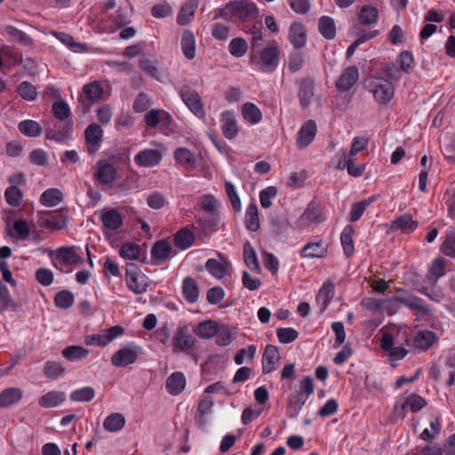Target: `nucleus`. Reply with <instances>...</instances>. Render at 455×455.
Here are the masks:
<instances>
[{
  "mask_svg": "<svg viewBox=\"0 0 455 455\" xmlns=\"http://www.w3.org/2000/svg\"><path fill=\"white\" fill-rule=\"evenodd\" d=\"M126 283L134 293L142 294L149 285V279L135 264L129 263L126 265Z\"/></svg>",
  "mask_w": 455,
  "mask_h": 455,
  "instance_id": "1",
  "label": "nucleus"
},
{
  "mask_svg": "<svg viewBox=\"0 0 455 455\" xmlns=\"http://www.w3.org/2000/svg\"><path fill=\"white\" fill-rule=\"evenodd\" d=\"M173 352L189 353L196 348V339L190 332L188 325L179 326L172 339Z\"/></svg>",
  "mask_w": 455,
  "mask_h": 455,
  "instance_id": "2",
  "label": "nucleus"
},
{
  "mask_svg": "<svg viewBox=\"0 0 455 455\" xmlns=\"http://www.w3.org/2000/svg\"><path fill=\"white\" fill-rule=\"evenodd\" d=\"M279 47L276 41H269L265 47L259 51L260 70L272 72L279 62Z\"/></svg>",
  "mask_w": 455,
  "mask_h": 455,
  "instance_id": "3",
  "label": "nucleus"
},
{
  "mask_svg": "<svg viewBox=\"0 0 455 455\" xmlns=\"http://www.w3.org/2000/svg\"><path fill=\"white\" fill-rule=\"evenodd\" d=\"M369 88L379 104H387L394 97L395 88L387 79L375 78L370 83Z\"/></svg>",
  "mask_w": 455,
  "mask_h": 455,
  "instance_id": "4",
  "label": "nucleus"
},
{
  "mask_svg": "<svg viewBox=\"0 0 455 455\" xmlns=\"http://www.w3.org/2000/svg\"><path fill=\"white\" fill-rule=\"evenodd\" d=\"M68 216L65 211L45 212L38 218L37 223L41 228L51 231H59L65 228Z\"/></svg>",
  "mask_w": 455,
  "mask_h": 455,
  "instance_id": "5",
  "label": "nucleus"
},
{
  "mask_svg": "<svg viewBox=\"0 0 455 455\" xmlns=\"http://www.w3.org/2000/svg\"><path fill=\"white\" fill-rule=\"evenodd\" d=\"M180 97L187 107L198 118H204L205 116L204 104L201 96L194 90L188 86H184L180 90Z\"/></svg>",
  "mask_w": 455,
  "mask_h": 455,
  "instance_id": "6",
  "label": "nucleus"
},
{
  "mask_svg": "<svg viewBox=\"0 0 455 455\" xmlns=\"http://www.w3.org/2000/svg\"><path fill=\"white\" fill-rule=\"evenodd\" d=\"M380 346L390 361L402 360L408 355V350L401 346H395L391 333H383Z\"/></svg>",
  "mask_w": 455,
  "mask_h": 455,
  "instance_id": "7",
  "label": "nucleus"
},
{
  "mask_svg": "<svg viewBox=\"0 0 455 455\" xmlns=\"http://www.w3.org/2000/svg\"><path fill=\"white\" fill-rule=\"evenodd\" d=\"M391 301L398 302L411 309L419 312H426L427 310L425 302L420 298H418L403 289L397 290L394 297L391 299Z\"/></svg>",
  "mask_w": 455,
  "mask_h": 455,
  "instance_id": "8",
  "label": "nucleus"
},
{
  "mask_svg": "<svg viewBox=\"0 0 455 455\" xmlns=\"http://www.w3.org/2000/svg\"><path fill=\"white\" fill-rule=\"evenodd\" d=\"M124 333V328L120 325H116L106 329L103 333L94 334L88 336L85 339L86 345L98 344L99 346L105 347L113 339Z\"/></svg>",
  "mask_w": 455,
  "mask_h": 455,
  "instance_id": "9",
  "label": "nucleus"
},
{
  "mask_svg": "<svg viewBox=\"0 0 455 455\" xmlns=\"http://www.w3.org/2000/svg\"><path fill=\"white\" fill-rule=\"evenodd\" d=\"M138 351L132 347H123L111 357V363L116 367H125L136 362Z\"/></svg>",
  "mask_w": 455,
  "mask_h": 455,
  "instance_id": "10",
  "label": "nucleus"
},
{
  "mask_svg": "<svg viewBox=\"0 0 455 455\" xmlns=\"http://www.w3.org/2000/svg\"><path fill=\"white\" fill-rule=\"evenodd\" d=\"M84 135L89 154H94L102 140L103 131L101 127L98 124H92L86 128Z\"/></svg>",
  "mask_w": 455,
  "mask_h": 455,
  "instance_id": "11",
  "label": "nucleus"
},
{
  "mask_svg": "<svg viewBox=\"0 0 455 455\" xmlns=\"http://www.w3.org/2000/svg\"><path fill=\"white\" fill-rule=\"evenodd\" d=\"M359 78L357 68L351 66L347 68L336 82L338 90L345 92L349 90Z\"/></svg>",
  "mask_w": 455,
  "mask_h": 455,
  "instance_id": "12",
  "label": "nucleus"
},
{
  "mask_svg": "<svg viewBox=\"0 0 455 455\" xmlns=\"http://www.w3.org/2000/svg\"><path fill=\"white\" fill-rule=\"evenodd\" d=\"M162 160V154L156 149H146L139 152L135 157V163L143 167H151L158 164Z\"/></svg>",
  "mask_w": 455,
  "mask_h": 455,
  "instance_id": "13",
  "label": "nucleus"
},
{
  "mask_svg": "<svg viewBox=\"0 0 455 455\" xmlns=\"http://www.w3.org/2000/svg\"><path fill=\"white\" fill-rule=\"evenodd\" d=\"M280 360L279 351L276 347L267 345L263 354L262 371L264 374L270 373L275 369V363Z\"/></svg>",
  "mask_w": 455,
  "mask_h": 455,
  "instance_id": "14",
  "label": "nucleus"
},
{
  "mask_svg": "<svg viewBox=\"0 0 455 455\" xmlns=\"http://www.w3.org/2000/svg\"><path fill=\"white\" fill-rule=\"evenodd\" d=\"M221 122L223 135L228 140L235 138L238 133V126L234 112L226 111L222 113Z\"/></svg>",
  "mask_w": 455,
  "mask_h": 455,
  "instance_id": "15",
  "label": "nucleus"
},
{
  "mask_svg": "<svg viewBox=\"0 0 455 455\" xmlns=\"http://www.w3.org/2000/svg\"><path fill=\"white\" fill-rule=\"evenodd\" d=\"M289 40L295 48H302L307 42V29L299 22H294L289 28Z\"/></svg>",
  "mask_w": 455,
  "mask_h": 455,
  "instance_id": "16",
  "label": "nucleus"
},
{
  "mask_svg": "<svg viewBox=\"0 0 455 455\" xmlns=\"http://www.w3.org/2000/svg\"><path fill=\"white\" fill-rule=\"evenodd\" d=\"M116 175V170L112 164L103 162L97 163V170L94 176L100 183L109 184L114 181Z\"/></svg>",
  "mask_w": 455,
  "mask_h": 455,
  "instance_id": "17",
  "label": "nucleus"
},
{
  "mask_svg": "<svg viewBox=\"0 0 455 455\" xmlns=\"http://www.w3.org/2000/svg\"><path fill=\"white\" fill-rule=\"evenodd\" d=\"M83 93L88 101L95 103L102 99L104 89L99 81H93L84 85Z\"/></svg>",
  "mask_w": 455,
  "mask_h": 455,
  "instance_id": "18",
  "label": "nucleus"
},
{
  "mask_svg": "<svg viewBox=\"0 0 455 455\" xmlns=\"http://www.w3.org/2000/svg\"><path fill=\"white\" fill-rule=\"evenodd\" d=\"M144 121L148 127L155 128L160 123L169 124L171 122V116L164 110L151 109L145 115Z\"/></svg>",
  "mask_w": 455,
  "mask_h": 455,
  "instance_id": "19",
  "label": "nucleus"
},
{
  "mask_svg": "<svg viewBox=\"0 0 455 455\" xmlns=\"http://www.w3.org/2000/svg\"><path fill=\"white\" fill-rule=\"evenodd\" d=\"M23 396V391L19 387H9L0 393V407L7 408L18 403Z\"/></svg>",
  "mask_w": 455,
  "mask_h": 455,
  "instance_id": "20",
  "label": "nucleus"
},
{
  "mask_svg": "<svg viewBox=\"0 0 455 455\" xmlns=\"http://www.w3.org/2000/svg\"><path fill=\"white\" fill-rule=\"evenodd\" d=\"M232 14L242 20H246L255 10L252 4L247 2H235L227 7Z\"/></svg>",
  "mask_w": 455,
  "mask_h": 455,
  "instance_id": "21",
  "label": "nucleus"
},
{
  "mask_svg": "<svg viewBox=\"0 0 455 455\" xmlns=\"http://www.w3.org/2000/svg\"><path fill=\"white\" fill-rule=\"evenodd\" d=\"M57 258L67 265L84 262V259L79 256L75 246L59 248L57 250Z\"/></svg>",
  "mask_w": 455,
  "mask_h": 455,
  "instance_id": "22",
  "label": "nucleus"
},
{
  "mask_svg": "<svg viewBox=\"0 0 455 455\" xmlns=\"http://www.w3.org/2000/svg\"><path fill=\"white\" fill-rule=\"evenodd\" d=\"M185 386L186 379L181 372H174L167 378L166 388L172 395L180 394L184 390Z\"/></svg>",
  "mask_w": 455,
  "mask_h": 455,
  "instance_id": "23",
  "label": "nucleus"
},
{
  "mask_svg": "<svg viewBox=\"0 0 455 455\" xmlns=\"http://www.w3.org/2000/svg\"><path fill=\"white\" fill-rule=\"evenodd\" d=\"M181 48L188 60H193L196 56V36L194 33L187 29L182 33Z\"/></svg>",
  "mask_w": 455,
  "mask_h": 455,
  "instance_id": "24",
  "label": "nucleus"
},
{
  "mask_svg": "<svg viewBox=\"0 0 455 455\" xmlns=\"http://www.w3.org/2000/svg\"><path fill=\"white\" fill-rule=\"evenodd\" d=\"M101 221L104 228L115 231L122 225L123 219L117 211L111 209L102 212Z\"/></svg>",
  "mask_w": 455,
  "mask_h": 455,
  "instance_id": "25",
  "label": "nucleus"
},
{
  "mask_svg": "<svg viewBox=\"0 0 455 455\" xmlns=\"http://www.w3.org/2000/svg\"><path fill=\"white\" fill-rule=\"evenodd\" d=\"M418 228V222L412 220L409 214H404L395 219L392 224L393 230H401L403 233L413 232Z\"/></svg>",
  "mask_w": 455,
  "mask_h": 455,
  "instance_id": "26",
  "label": "nucleus"
},
{
  "mask_svg": "<svg viewBox=\"0 0 455 455\" xmlns=\"http://www.w3.org/2000/svg\"><path fill=\"white\" fill-rule=\"evenodd\" d=\"M171 253L172 246L166 240H160L156 242L151 250L152 257L157 261V263H162L167 259Z\"/></svg>",
  "mask_w": 455,
  "mask_h": 455,
  "instance_id": "27",
  "label": "nucleus"
},
{
  "mask_svg": "<svg viewBox=\"0 0 455 455\" xmlns=\"http://www.w3.org/2000/svg\"><path fill=\"white\" fill-rule=\"evenodd\" d=\"M182 291L185 299L189 303H194L199 296V288L192 277H186L182 284Z\"/></svg>",
  "mask_w": 455,
  "mask_h": 455,
  "instance_id": "28",
  "label": "nucleus"
},
{
  "mask_svg": "<svg viewBox=\"0 0 455 455\" xmlns=\"http://www.w3.org/2000/svg\"><path fill=\"white\" fill-rule=\"evenodd\" d=\"M195 242V235L189 230L188 228H184L179 230L174 238L175 245L180 250L189 248Z\"/></svg>",
  "mask_w": 455,
  "mask_h": 455,
  "instance_id": "29",
  "label": "nucleus"
},
{
  "mask_svg": "<svg viewBox=\"0 0 455 455\" xmlns=\"http://www.w3.org/2000/svg\"><path fill=\"white\" fill-rule=\"evenodd\" d=\"M242 116L250 124H258L262 119L260 109L253 103L246 102L241 108Z\"/></svg>",
  "mask_w": 455,
  "mask_h": 455,
  "instance_id": "30",
  "label": "nucleus"
},
{
  "mask_svg": "<svg viewBox=\"0 0 455 455\" xmlns=\"http://www.w3.org/2000/svg\"><path fill=\"white\" fill-rule=\"evenodd\" d=\"M379 20V11L372 4H365L361 8L359 20L362 24L370 26L376 24Z\"/></svg>",
  "mask_w": 455,
  "mask_h": 455,
  "instance_id": "31",
  "label": "nucleus"
},
{
  "mask_svg": "<svg viewBox=\"0 0 455 455\" xmlns=\"http://www.w3.org/2000/svg\"><path fill=\"white\" fill-rule=\"evenodd\" d=\"M334 283L331 279H328L321 287L316 299L317 302L322 304V310H324L334 294Z\"/></svg>",
  "mask_w": 455,
  "mask_h": 455,
  "instance_id": "32",
  "label": "nucleus"
},
{
  "mask_svg": "<svg viewBox=\"0 0 455 455\" xmlns=\"http://www.w3.org/2000/svg\"><path fill=\"white\" fill-rule=\"evenodd\" d=\"M436 336L430 331H420L414 337V346L420 350H426L434 344Z\"/></svg>",
  "mask_w": 455,
  "mask_h": 455,
  "instance_id": "33",
  "label": "nucleus"
},
{
  "mask_svg": "<svg viewBox=\"0 0 455 455\" xmlns=\"http://www.w3.org/2000/svg\"><path fill=\"white\" fill-rule=\"evenodd\" d=\"M63 200V194L57 188H49L40 196V203L46 207H53Z\"/></svg>",
  "mask_w": 455,
  "mask_h": 455,
  "instance_id": "34",
  "label": "nucleus"
},
{
  "mask_svg": "<svg viewBox=\"0 0 455 455\" xmlns=\"http://www.w3.org/2000/svg\"><path fill=\"white\" fill-rule=\"evenodd\" d=\"M65 398L63 392L51 391L40 397L38 403L44 408L55 407L64 402Z\"/></svg>",
  "mask_w": 455,
  "mask_h": 455,
  "instance_id": "35",
  "label": "nucleus"
},
{
  "mask_svg": "<svg viewBox=\"0 0 455 455\" xmlns=\"http://www.w3.org/2000/svg\"><path fill=\"white\" fill-rule=\"evenodd\" d=\"M125 418L122 413L115 412L106 418L103 422L104 428L108 432H117L124 428Z\"/></svg>",
  "mask_w": 455,
  "mask_h": 455,
  "instance_id": "36",
  "label": "nucleus"
},
{
  "mask_svg": "<svg viewBox=\"0 0 455 455\" xmlns=\"http://www.w3.org/2000/svg\"><path fill=\"white\" fill-rule=\"evenodd\" d=\"M197 9V4L195 1H190L184 4L177 17V23L181 26L188 25L195 16Z\"/></svg>",
  "mask_w": 455,
  "mask_h": 455,
  "instance_id": "37",
  "label": "nucleus"
},
{
  "mask_svg": "<svg viewBox=\"0 0 455 455\" xmlns=\"http://www.w3.org/2000/svg\"><path fill=\"white\" fill-rule=\"evenodd\" d=\"M245 225L249 230L253 232L259 229V212L255 203H251L246 210Z\"/></svg>",
  "mask_w": 455,
  "mask_h": 455,
  "instance_id": "38",
  "label": "nucleus"
},
{
  "mask_svg": "<svg viewBox=\"0 0 455 455\" xmlns=\"http://www.w3.org/2000/svg\"><path fill=\"white\" fill-rule=\"evenodd\" d=\"M195 332L203 339H210L218 334V323L215 321L208 320L200 323Z\"/></svg>",
  "mask_w": 455,
  "mask_h": 455,
  "instance_id": "39",
  "label": "nucleus"
},
{
  "mask_svg": "<svg viewBox=\"0 0 455 455\" xmlns=\"http://www.w3.org/2000/svg\"><path fill=\"white\" fill-rule=\"evenodd\" d=\"M313 140V121H307L299 132L297 146L299 148L307 147Z\"/></svg>",
  "mask_w": 455,
  "mask_h": 455,
  "instance_id": "40",
  "label": "nucleus"
},
{
  "mask_svg": "<svg viewBox=\"0 0 455 455\" xmlns=\"http://www.w3.org/2000/svg\"><path fill=\"white\" fill-rule=\"evenodd\" d=\"M243 259L244 263L252 271L260 273L261 267L257 259L256 253L249 242H246L243 245Z\"/></svg>",
  "mask_w": 455,
  "mask_h": 455,
  "instance_id": "41",
  "label": "nucleus"
},
{
  "mask_svg": "<svg viewBox=\"0 0 455 455\" xmlns=\"http://www.w3.org/2000/svg\"><path fill=\"white\" fill-rule=\"evenodd\" d=\"M318 29L321 35L327 38L332 39L336 35V26L332 18L323 16L318 22Z\"/></svg>",
  "mask_w": 455,
  "mask_h": 455,
  "instance_id": "42",
  "label": "nucleus"
},
{
  "mask_svg": "<svg viewBox=\"0 0 455 455\" xmlns=\"http://www.w3.org/2000/svg\"><path fill=\"white\" fill-rule=\"evenodd\" d=\"M353 235L354 228L351 225H347L340 235V243L347 257L351 256L354 252Z\"/></svg>",
  "mask_w": 455,
  "mask_h": 455,
  "instance_id": "43",
  "label": "nucleus"
},
{
  "mask_svg": "<svg viewBox=\"0 0 455 455\" xmlns=\"http://www.w3.org/2000/svg\"><path fill=\"white\" fill-rule=\"evenodd\" d=\"M19 131L28 137H38L43 132L39 123L34 120H24L19 124Z\"/></svg>",
  "mask_w": 455,
  "mask_h": 455,
  "instance_id": "44",
  "label": "nucleus"
},
{
  "mask_svg": "<svg viewBox=\"0 0 455 455\" xmlns=\"http://www.w3.org/2000/svg\"><path fill=\"white\" fill-rule=\"evenodd\" d=\"M174 156L176 160L185 166L187 169L195 167L196 158L192 152L185 148H179L175 150Z\"/></svg>",
  "mask_w": 455,
  "mask_h": 455,
  "instance_id": "45",
  "label": "nucleus"
},
{
  "mask_svg": "<svg viewBox=\"0 0 455 455\" xmlns=\"http://www.w3.org/2000/svg\"><path fill=\"white\" fill-rule=\"evenodd\" d=\"M445 273L446 260L441 257L433 259L428 268L429 278H434L435 282H436V280L443 276Z\"/></svg>",
  "mask_w": 455,
  "mask_h": 455,
  "instance_id": "46",
  "label": "nucleus"
},
{
  "mask_svg": "<svg viewBox=\"0 0 455 455\" xmlns=\"http://www.w3.org/2000/svg\"><path fill=\"white\" fill-rule=\"evenodd\" d=\"M375 201V196H371L365 200L354 204L349 212L351 221H357L363 214L366 208Z\"/></svg>",
  "mask_w": 455,
  "mask_h": 455,
  "instance_id": "47",
  "label": "nucleus"
},
{
  "mask_svg": "<svg viewBox=\"0 0 455 455\" xmlns=\"http://www.w3.org/2000/svg\"><path fill=\"white\" fill-rule=\"evenodd\" d=\"M409 408L408 399L406 394H403L397 397L393 409V419L397 420L405 418Z\"/></svg>",
  "mask_w": 455,
  "mask_h": 455,
  "instance_id": "48",
  "label": "nucleus"
},
{
  "mask_svg": "<svg viewBox=\"0 0 455 455\" xmlns=\"http://www.w3.org/2000/svg\"><path fill=\"white\" fill-rule=\"evenodd\" d=\"M71 129L72 124L70 123H67L60 130L55 127L53 129H50L49 131H47L46 138L48 140H53L57 142H63L69 137Z\"/></svg>",
  "mask_w": 455,
  "mask_h": 455,
  "instance_id": "49",
  "label": "nucleus"
},
{
  "mask_svg": "<svg viewBox=\"0 0 455 455\" xmlns=\"http://www.w3.org/2000/svg\"><path fill=\"white\" fill-rule=\"evenodd\" d=\"M205 267L214 277L222 279L227 273L228 264L210 259L207 260Z\"/></svg>",
  "mask_w": 455,
  "mask_h": 455,
  "instance_id": "50",
  "label": "nucleus"
},
{
  "mask_svg": "<svg viewBox=\"0 0 455 455\" xmlns=\"http://www.w3.org/2000/svg\"><path fill=\"white\" fill-rule=\"evenodd\" d=\"M88 354V349L80 346H69L62 351L63 356L69 361L80 360L86 357Z\"/></svg>",
  "mask_w": 455,
  "mask_h": 455,
  "instance_id": "51",
  "label": "nucleus"
},
{
  "mask_svg": "<svg viewBox=\"0 0 455 455\" xmlns=\"http://www.w3.org/2000/svg\"><path fill=\"white\" fill-rule=\"evenodd\" d=\"M301 392L298 394L295 403L300 408L302 404L308 398L309 395L313 392V382L309 376L303 379L300 383Z\"/></svg>",
  "mask_w": 455,
  "mask_h": 455,
  "instance_id": "52",
  "label": "nucleus"
},
{
  "mask_svg": "<svg viewBox=\"0 0 455 455\" xmlns=\"http://www.w3.org/2000/svg\"><path fill=\"white\" fill-rule=\"evenodd\" d=\"M54 36L75 52H82L87 49L85 44L75 42L74 37L68 34L54 33Z\"/></svg>",
  "mask_w": 455,
  "mask_h": 455,
  "instance_id": "53",
  "label": "nucleus"
},
{
  "mask_svg": "<svg viewBox=\"0 0 455 455\" xmlns=\"http://www.w3.org/2000/svg\"><path fill=\"white\" fill-rule=\"evenodd\" d=\"M6 33L23 45L31 46L33 39L13 26L5 27Z\"/></svg>",
  "mask_w": 455,
  "mask_h": 455,
  "instance_id": "54",
  "label": "nucleus"
},
{
  "mask_svg": "<svg viewBox=\"0 0 455 455\" xmlns=\"http://www.w3.org/2000/svg\"><path fill=\"white\" fill-rule=\"evenodd\" d=\"M229 52L235 57H242L245 54L248 49L247 42L241 38H234L228 45Z\"/></svg>",
  "mask_w": 455,
  "mask_h": 455,
  "instance_id": "55",
  "label": "nucleus"
},
{
  "mask_svg": "<svg viewBox=\"0 0 455 455\" xmlns=\"http://www.w3.org/2000/svg\"><path fill=\"white\" fill-rule=\"evenodd\" d=\"M141 248L133 243H125L120 249V255L124 259H137L140 254Z\"/></svg>",
  "mask_w": 455,
  "mask_h": 455,
  "instance_id": "56",
  "label": "nucleus"
},
{
  "mask_svg": "<svg viewBox=\"0 0 455 455\" xmlns=\"http://www.w3.org/2000/svg\"><path fill=\"white\" fill-rule=\"evenodd\" d=\"M55 304L60 308H68L74 303V296L69 291H60L54 298Z\"/></svg>",
  "mask_w": 455,
  "mask_h": 455,
  "instance_id": "57",
  "label": "nucleus"
},
{
  "mask_svg": "<svg viewBox=\"0 0 455 455\" xmlns=\"http://www.w3.org/2000/svg\"><path fill=\"white\" fill-rule=\"evenodd\" d=\"M156 62L148 58H140L139 60V67L152 77L159 80V72L156 67Z\"/></svg>",
  "mask_w": 455,
  "mask_h": 455,
  "instance_id": "58",
  "label": "nucleus"
},
{
  "mask_svg": "<svg viewBox=\"0 0 455 455\" xmlns=\"http://www.w3.org/2000/svg\"><path fill=\"white\" fill-rule=\"evenodd\" d=\"M95 391L92 387H86L74 391L70 398L76 402H89L93 399Z\"/></svg>",
  "mask_w": 455,
  "mask_h": 455,
  "instance_id": "59",
  "label": "nucleus"
},
{
  "mask_svg": "<svg viewBox=\"0 0 455 455\" xmlns=\"http://www.w3.org/2000/svg\"><path fill=\"white\" fill-rule=\"evenodd\" d=\"M20 96L25 100H34L36 98V88L28 82H22L18 87Z\"/></svg>",
  "mask_w": 455,
  "mask_h": 455,
  "instance_id": "60",
  "label": "nucleus"
},
{
  "mask_svg": "<svg viewBox=\"0 0 455 455\" xmlns=\"http://www.w3.org/2000/svg\"><path fill=\"white\" fill-rule=\"evenodd\" d=\"M65 371V368L57 362L48 361L44 365V374L49 379H56L62 375Z\"/></svg>",
  "mask_w": 455,
  "mask_h": 455,
  "instance_id": "61",
  "label": "nucleus"
},
{
  "mask_svg": "<svg viewBox=\"0 0 455 455\" xmlns=\"http://www.w3.org/2000/svg\"><path fill=\"white\" fill-rule=\"evenodd\" d=\"M277 189L274 186H269L259 193V201L262 208H269L272 205L271 199L275 197Z\"/></svg>",
  "mask_w": 455,
  "mask_h": 455,
  "instance_id": "62",
  "label": "nucleus"
},
{
  "mask_svg": "<svg viewBox=\"0 0 455 455\" xmlns=\"http://www.w3.org/2000/svg\"><path fill=\"white\" fill-rule=\"evenodd\" d=\"M406 396L408 399L410 411L412 412H418L427 404L426 399L417 394H406Z\"/></svg>",
  "mask_w": 455,
  "mask_h": 455,
  "instance_id": "63",
  "label": "nucleus"
},
{
  "mask_svg": "<svg viewBox=\"0 0 455 455\" xmlns=\"http://www.w3.org/2000/svg\"><path fill=\"white\" fill-rule=\"evenodd\" d=\"M52 112L54 116L59 120H65L70 116L68 105L64 100H59L53 103Z\"/></svg>",
  "mask_w": 455,
  "mask_h": 455,
  "instance_id": "64",
  "label": "nucleus"
}]
</instances>
